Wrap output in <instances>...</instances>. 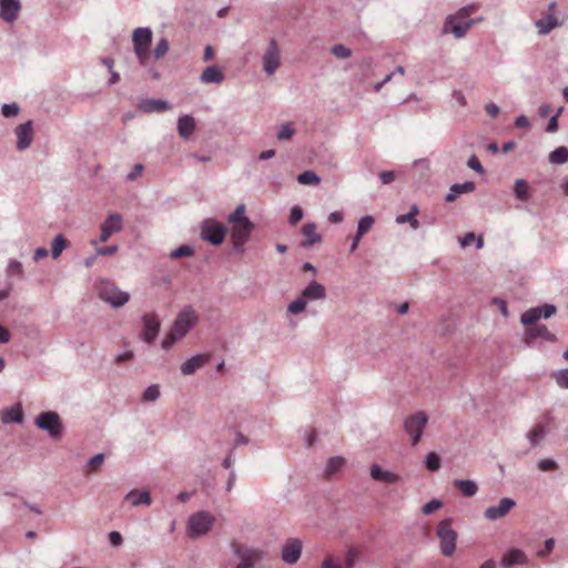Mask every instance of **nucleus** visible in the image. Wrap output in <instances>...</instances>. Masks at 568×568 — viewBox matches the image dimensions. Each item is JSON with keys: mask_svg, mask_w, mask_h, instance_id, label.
Segmentation results:
<instances>
[{"mask_svg": "<svg viewBox=\"0 0 568 568\" xmlns=\"http://www.w3.org/2000/svg\"><path fill=\"white\" fill-rule=\"evenodd\" d=\"M476 10L474 4L458 10L457 14L446 18L444 32L453 33L455 38L460 39L471 27L473 21L468 17Z\"/></svg>", "mask_w": 568, "mask_h": 568, "instance_id": "obj_4", "label": "nucleus"}, {"mask_svg": "<svg viewBox=\"0 0 568 568\" xmlns=\"http://www.w3.org/2000/svg\"><path fill=\"white\" fill-rule=\"evenodd\" d=\"M0 419H2L3 424H20L21 419H23L20 404L10 406L0 412Z\"/></svg>", "mask_w": 568, "mask_h": 568, "instance_id": "obj_20", "label": "nucleus"}, {"mask_svg": "<svg viewBox=\"0 0 568 568\" xmlns=\"http://www.w3.org/2000/svg\"><path fill=\"white\" fill-rule=\"evenodd\" d=\"M303 219V211H301L300 206H293L292 211H290V224L296 225Z\"/></svg>", "mask_w": 568, "mask_h": 568, "instance_id": "obj_53", "label": "nucleus"}, {"mask_svg": "<svg viewBox=\"0 0 568 568\" xmlns=\"http://www.w3.org/2000/svg\"><path fill=\"white\" fill-rule=\"evenodd\" d=\"M554 314H556V307L554 305H542V307L530 308L523 313L520 323L525 326H529L526 331L527 343L536 338H545L551 343L556 341V336L551 334L546 326L534 324L539 318H548Z\"/></svg>", "mask_w": 568, "mask_h": 568, "instance_id": "obj_1", "label": "nucleus"}, {"mask_svg": "<svg viewBox=\"0 0 568 568\" xmlns=\"http://www.w3.org/2000/svg\"><path fill=\"white\" fill-rule=\"evenodd\" d=\"M556 384L561 388H568V369H561L552 373Z\"/></svg>", "mask_w": 568, "mask_h": 568, "instance_id": "obj_41", "label": "nucleus"}, {"mask_svg": "<svg viewBox=\"0 0 568 568\" xmlns=\"http://www.w3.org/2000/svg\"><path fill=\"white\" fill-rule=\"evenodd\" d=\"M209 361V356L205 354H197L190 359L185 361L181 365V373L184 374V376H189L194 374L197 369L203 367L205 363Z\"/></svg>", "mask_w": 568, "mask_h": 568, "instance_id": "obj_19", "label": "nucleus"}, {"mask_svg": "<svg viewBox=\"0 0 568 568\" xmlns=\"http://www.w3.org/2000/svg\"><path fill=\"white\" fill-rule=\"evenodd\" d=\"M98 295L100 298L113 307H120L124 305L129 300L130 295L125 292L119 290L114 284L110 282H101L100 286H98Z\"/></svg>", "mask_w": 568, "mask_h": 568, "instance_id": "obj_7", "label": "nucleus"}, {"mask_svg": "<svg viewBox=\"0 0 568 568\" xmlns=\"http://www.w3.org/2000/svg\"><path fill=\"white\" fill-rule=\"evenodd\" d=\"M332 53H334L337 59L349 58V50L343 44H335L334 48H332Z\"/></svg>", "mask_w": 568, "mask_h": 568, "instance_id": "obj_48", "label": "nucleus"}, {"mask_svg": "<svg viewBox=\"0 0 568 568\" xmlns=\"http://www.w3.org/2000/svg\"><path fill=\"white\" fill-rule=\"evenodd\" d=\"M306 308V301L303 298H297L294 302L290 303L288 312L290 314H298L304 312Z\"/></svg>", "mask_w": 568, "mask_h": 568, "instance_id": "obj_44", "label": "nucleus"}, {"mask_svg": "<svg viewBox=\"0 0 568 568\" xmlns=\"http://www.w3.org/2000/svg\"><path fill=\"white\" fill-rule=\"evenodd\" d=\"M225 233H227L225 226L215 220H206L201 224V239L214 246L224 242Z\"/></svg>", "mask_w": 568, "mask_h": 568, "instance_id": "obj_8", "label": "nucleus"}, {"mask_svg": "<svg viewBox=\"0 0 568 568\" xmlns=\"http://www.w3.org/2000/svg\"><path fill=\"white\" fill-rule=\"evenodd\" d=\"M168 51V42L165 39H162L156 43L155 50H153V57H155V60H160L166 54Z\"/></svg>", "mask_w": 568, "mask_h": 568, "instance_id": "obj_46", "label": "nucleus"}, {"mask_svg": "<svg viewBox=\"0 0 568 568\" xmlns=\"http://www.w3.org/2000/svg\"><path fill=\"white\" fill-rule=\"evenodd\" d=\"M301 541L296 538H290L283 545L282 559L288 565L295 564L300 559Z\"/></svg>", "mask_w": 568, "mask_h": 568, "instance_id": "obj_17", "label": "nucleus"}, {"mask_svg": "<svg viewBox=\"0 0 568 568\" xmlns=\"http://www.w3.org/2000/svg\"><path fill=\"white\" fill-rule=\"evenodd\" d=\"M17 150L29 148L33 141L32 121H28L16 128Z\"/></svg>", "mask_w": 568, "mask_h": 568, "instance_id": "obj_16", "label": "nucleus"}, {"mask_svg": "<svg viewBox=\"0 0 568 568\" xmlns=\"http://www.w3.org/2000/svg\"><path fill=\"white\" fill-rule=\"evenodd\" d=\"M455 488L460 490L462 495L473 497L478 491V486L473 480H455Z\"/></svg>", "mask_w": 568, "mask_h": 568, "instance_id": "obj_31", "label": "nucleus"}, {"mask_svg": "<svg viewBox=\"0 0 568 568\" xmlns=\"http://www.w3.org/2000/svg\"><path fill=\"white\" fill-rule=\"evenodd\" d=\"M302 235L305 237L304 242H302V246L304 247L313 246L322 242V236L316 232L315 224L308 223L302 226Z\"/></svg>", "mask_w": 568, "mask_h": 568, "instance_id": "obj_26", "label": "nucleus"}, {"mask_svg": "<svg viewBox=\"0 0 568 568\" xmlns=\"http://www.w3.org/2000/svg\"><path fill=\"white\" fill-rule=\"evenodd\" d=\"M193 248L189 245H181L171 252V258H180L184 256H192Z\"/></svg>", "mask_w": 568, "mask_h": 568, "instance_id": "obj_43", "label": "nucleus"}, {"mask_svg": "<svg viewBox=\"0 0 568 568\" xmlns=\"http://www.w3.org/2000/svg\"><path fill=\"white\" fill-rule=\"evenodd\" d=\"M545 436V424L539 423L536 426H534L532 429H530L529 435H527V438H529L530 445L536 446L540 440H542Z\"/></svg>", "mask_w": 568, "mask_h": 568, "instance_id": "obj_36", "label": "nucleus"}, {"mask_svg": "<svg viewBox=\"0 0 568 568\" xmlns=\"http://www.w3.org/2000/svg\"><path fill=\"white\" fill-rule=\"evenodd\" d=\"M7 272H9L10 276H13V275L20 276L21 275L20 262H18V261L10 262L9 268H7Z\"/></svg>", "mask_w": 568, "mask_h": 568, "instance_id": "obj_57", "label": "nucleus"}, {"mask_svg": "<svg viewBox=\"0 0 568 568\" xmlns=\"http://www.w3.org/2000/svg\"><path fill=\"white\" fill-rule=\"evenodd\" d=\"M36 426L49 433L51 437H60V419L59 415L53 412H43L36 418Z\"/></svg>", "mask_w": 568, "mask_h": 568, "instance_id": "obj_12", "label": "nucleus"}, {"mask_svg": "<svg viewBox=\"0 0 568 568\" xmlns=\"http://www.w3.org/2000/svg\"><path fill=\"white\" fill-rule=\"evenodd\" d=\"M194 130L195 121L191 115H183L179 118L178 131L179 135H181L182 139H189L190 136H192Z\"/></svg>", "mask_w": 568, "mask_h": 568, "instance_id": "obj_27", "label": "nucleus"}, {"mask_svg": "<svg viewBox=\"0 0 568 568\" xmlns=\"http://www.w3.org/2000/svg\"><path fill=\"white\" fill-rule=\"evenodd\" d=\"M296 181H298L300 184L304 185L320 184V178L313 171H305L298 174V176H296Z\"/></svg>", "mask_w": 568, "mask_h": 568, "instance_id": "obj_37", "label": "nucleus"}, {"mask_svg": "<svg viewBox=\"0 0 568 568\" xmlns=\"http://www.w3.org/2000/svg\"><path fill=\"white\" fill-rule=\"evenodd\" d=\"M371 477H373V479L381 481L383 484H395L398 481L397 474L390 473L388 470H384L378 465L371 466Z\"/></svg>", "mask_w": 568, "mask_h": 568, "instance_id": "obj_21", "label": "nucleus"}, {"mask_svg": "<svg viewBox=\"0 0 568 568\" xmlns=\"http://www.w3.org/2000/svg\"><path fill=\"white\" fill-rule=\"evenodd\" d=\"M294 130L290 124H285L278 131V139L282 141L288 140L293 136Z\"/></svg>", "mask_w": 568, "mask_h": 568, "instance_id": "obj_54", "label": "nucleus"}, {"mask_svg": "<svg viewBox=\"0 0 568 568\" xmlns=\"http://www.w3.org/2000/svg\"><path fill=\"white\" fill-rule=\"evenodd\" d=\"M537 468L541 471H554L557 469V464L551 459H541V462L537 464Z\"/></svg>", "mask_w": 568, "mask_h": 568, "instance_id": "obj_50", "label": "nucleus"}, {"mask_svg": "<svg viewBox=\"0 0 568 568\" xmlns=\"http://www.w3.org/2000/svg\"><path fill=\"white\" fill-rule=\"evenodd\" d=\"M559 26L557 18L549 13L548 17L536 21L537 31L539 34H549L555 28Z\"/></svg>", "mask_w": 568, "mask_h": 568, "instance_id": "obj_29", "label": "nucleus"}, {"mask_svg": "<svg viewBox=\"0 0 568 568\" xmlns=\"http://www.w3.org/2000/svg\"><path fill=\"white\" fill-rule=\"evenodd\" d=\"M65 246H67L65 239L62 236V234H58V236H55L54 240H52V250H51L52 258H58L60 256V254L62 253V251L65 248Z\"/></svg>", "mask_w": 568, "mask_h": 568, "instance_id": "obj_39", "label": "nucleus"}, {"mask_svg": "<svg viewBox=\"0 0 568 568\" xmlns=\"http://www.w3.org/2000/svg\"><path fill=\"white\" fill-rule=\"evenodd\" d=\"M17 114H18V105L16 103L2 105L3 118H12V116H16Z\"/></svg>", "mask_w": 568, "mask_h": 568, "instance_id": "obj_52", "label": "nucleus"}, {"mask_svg": "<svg viewBox=\"0 0 568 568\" xmlns=\"http://www.w3.org/2000/svg\"><path fill=\"white\" fill-rule=\"evenodd\" d=\"M552 549H554V539L549 538L546 540V542H544V549L537 551V557H545V556L549 555L552 551Z\"/></svg>", "mask_w": 568, "mask_h": 568, "instance_id": "obj_55", "label": "nucleus"}, {"mask_svg": "<svg viewBox=\"0 0 568 568\" xmlns=\"http://www.w3.org/2000/svg\"><path fill=\"white\" fill-rule=\"evenodd\" d=\"M358 558V550L355 548L348 549L347 554H345V568H353L355 565V560Z\"/></svg>", "mask_w": 568, "mask_h": 568, "instance_id": "obj_49", "label": "nucleus"}, {"mask_svg": "<svg viewBox=\"0 0 568 568\" xmlns=\"http://www.w3.org/2000/svg\"><path fill=\"white\" fill-rule=\"evenodd\" d=\"M143 172V165L142 164H136L135 166H133V170L132 172H130L129 176V180H136V178H139L141 175V173Z\"/></svg>", "mask_w": 568, "mask_h": 568, "instance_id": "obj_62", "label": "nucleus"}, {"mask_svg": "<svg viewBox=\"0 0 568 568\" xmlns=\"http://www.w3.org/2000/svg\"><path fill=\"white\" fill-rule=\"evenodd\" d=\"M419 213V210L416 205L412 206V211H409L408 214L397 215L396 223L399 225L403 224H409L413 230L419 229V222L416 220L417 214Z\"/></svg>", "mask_w": 568, "mask_h": 568, "instance_id": "obj_30", "label": "nucleus"}, {"mask_svg": "<svg viewBox=\"0 0 568 568\" xmlns=\"http://www.w3.org/2000/svg\"><path fill=\"white\" fill-rule=\"evenodd\" d=\"M142 339L146 344H152L160 332V320L154 313H146L143 315Z\"/></svg>", "mask_w": 568, "mask_h": 568, "instance_id": "obj_14", "label": "nucleus"}, {"mask_svg": "<svg viewBox=\"0 0 568 568\" xmlns=\"http://www.w3.org/2000/svg\"><path fill=\"white\" fill-rule=\"evenodd\" d=\"M121 229H123V220H121V215L118 213H111L108 215V219L104 220L103 224H101L100 242H108L109 237L120 232Z\"/></svg>", "mask_w": 568, "mask_h": 568, "instance_id": "obj_15", "label": "nucleus"}, {"mask_svg": "<svg viewBox=\"0 0 568 568\" xmlns=\"http://www.w3.org/2000/svg\"><path fill=\"white\" fill-rule=\"evenodd\" d=\"M160 396V389L156 385H151L143 392V400L154 402Z\"/></svg>", "mask_w": 568, "mask_h": 568, "instance_id": "obj_45", "label": "nucleus"}, {"mask_svg": "<svg viewBox=\"0 0 568 568\" xmlns=\"http://www.w3.org/2000/svg\"><path fill=\"white\" fill-rule=\"evenodd\" d=\"M281 65V55H280V47L277 45L276 40H272L264 50L263 54V70L268 75H273L274 72Z\"/></svg>", "mask_w": 568, "mask_h": 568, "instance_id": "obj_11", "label": "nucleus"}, {"mask_svg": "<svg viewBox=\"0 0 568 568\" xmlns=\"http://www.w3.org/2000/svg\"><path fill=\"white\" fill-rule=\"evenodd\" d=\"M20 12V2L17 0H0V18L12 23Z\"/></svg>", "mask_w": 568, "mask_h": 568, "instance_id": "obj_18", "label": "nucleus"}, {"mask_svg": "<svg viewBox=\"0 0 568 568\" xmlns=\"http://www.w3.org/2000/svg\"><path fill=\"white\" fill-rule=\"evenodd\" d=\"M514 193H516V196L520 201H527L528 200V185L527 182L519 179L514 183Z\"/></svg>", "mask_w": 568, "mask_h": 568, "instance_id": "obj_40", "label": "nucleus"}, {"mask_svg": "<svg viewBox=\"0 0 568 568\" xmlns=\"http://www.w3.org/2000/svg\"><path fill=\"white\" fill-rule=\"evenodd\" d=\"M439 467V457L436 453H428V455H426V468L430 471H437Z\"/></svg>", "mask_w": 568, "mask_h": 568, "instance_id": "obj_42", "label": "nucleus"}, {"mask_svg": "<svg viewBox=\"0 0 568 568\" xmlns=\"http://www.w3.org/2000/svg\"><path fill=\"white\" fill-rule=\"evenodd\" d=\"M373 226L374 217H372L371 215H366L359 220V224H357V232H355V235L364 236L366 233L371 231Z\"/></svg>", "mask_w": 568, "mask_h": 568, "instance_id": "obj_38", "label": "nucleus"}, {"mask_svg": "<svg viewBox=\"0 0 568 568\" xmlns=\"http://www.w3.org/2000/svg\"><path fill=\"white\" fill-rule=\"evenodd\" d=\"M133 49L140 64L145 65L150 58L151 31L148 28H138L132 36Z\"/></svg>", "mask_w": 568, "mask_h": 568, "instance_id": "obj_6", "label": "nucleus"}, {"mask_svg": "<svg viewBox=\"0 0 568 568\" xmlns=\"http://www.w3.org/2000/svg\"><path fill=\"white\" fill-rule=\"evenodd\" d=\"M124 499H126V501L132 506L150 505L151 503L150 494L146 491H130Z\"/></svg>", "mask_w": 568, "mask_h": 568, "instance_id": "obj_32", "label": "nucleus"}, {"mask_svg": "<svg viewBox=\"0 0 568 568\" xmlns=\"http://www.w3.org/2000/svg\"><path fill=\"white\" fill-rule=\"evenodd\" d=\"M222 81H224V73L216 65H210L201 73V82L204 84L222 83Z\"/></svg>", "mask_w": 568, "mask_h": 568, "instance_id": "obj_22", "label": "nucleus"}, {"mask_svg": "<svg viewBox=\"0 0 568 568\" xmlns=\"http://www.w3.org/2000/svg\"><path fill=\"white\" fill-rule=\"evenodd\" d=\"M436 536L439 539V550L442 555L450 557L455 554L456 549V531L452 528V521L444 519L439 521L438 528H436Z\"/></svg>", "mask_w": 568, "mask_h": 568, "instance_id": "obj_5", "label": "nucleus"}, {"mask_svg": "<svg viewBox=\"0 0 568 568\" xmlns=\"http://www.w3.org/2000/svg\"><path fill=\"white\" fill-rule=\"evenodd\" d=\"M427 424V416L424 412H417L414 415L404 419V432L412 437V445L416 446L419 443L420 435Z\"/></svg>", "mask_w": 568, "mask_h": 568, "instance_id": "obj_9", "label": "nucleus"}, {"mask_svg": "<svg viewBox=\"0 0 568 568\" xmlns=\"http://www.w3.org/2000/svg\"><path fill=\"white\" fill-rule=\"evenodd\" d=\"M102 463H104V455L98 454L91 457L90 463H88V469H90V473H94L101 467Z\"/></svg>", "mask_w": 568, "mask_h": 568, "instance_id": "obj_47", "label": "nucleus"}, {"mask_svg": "<svg viewBox=\"0 0 568 568\" xmlns=\"http://www.w3.org/2000/svg\"><path fill=\"white\" fill-rule=\"evenodd\" d=\"M214 523V518L209 515L206 511L195 513V515L189 518V536L197 537L205 535L212 524Z\"/></svg>", "mask_w": 568, "mask_h": 568, "instance_id": "obj_10", "label": "nucleus"}, {"mask_svg": "<svg viewBox=\"0 0 568 568\" xmlns=\"http://www.w3.org/2000/svg\"><path fill=\"white\" fill-rule=\"evenodd\" d=\"M298 298H304L305 301H317L325 298V288L322 284L313 282L306 286L304 292H302V296Z\"/></svg>", "mask_w": 568, "mask_h": 568, "instance_id": "obj_24", "label": "nucleus"}, {"mask_svg": "<svg viewBox=\"0 0 568 568\" xmlns=\"http://www.w3.org/2000/svg\"><path fill=\"white\" fill-rule=\"evenodd\" d=\"M394 172L393 171H383L379 174V180L383 184H389L394 182Z\"/></svg>", "mask_w": 568, "mask_h": 568, "instance_id": "obj_60", "label": "nucleus"}, {"mask_svg": "<svg viewBox=\"0 0 568 568\" xmlns=\"http://www.w3.org/2000/svg\"><path fill=\"white\" fill-rule=\"evenodd\" d=\"M485 112H487L490 118H495L500 112V109L495 103H488L485 105Z\"/></svg>", "mask_w": 568, "mask_h": 568, "instance_id": "obj_61", "label": "nucleus"}, {"mask_svg": "<svg viewBox=\"0 0 568 568\" xmlns=\"http://www.w3.org/2000/svg\"><path fill=\"white\" fill-rule=\"evenodd\" d=\"M475 190V183L468 181L463 184H454L450 187V193L446 194L445 201L452 203L456 200L457 196L470 193Z\"/></svg>", "mask_w": 568, "mask_h": 568, "instance_id": "obj_28", "label": "nucleus"}, {"mask_svg": "<svg viewBox=\"0 0 568 568\" xmlns=\"http://www.w3.org/2000/svg\"><path fill=\"white\" fill-rule=\"evenodd\" d=\"M438 508H440V501L438 499H432L430 501L426 503L425 506H423L422 511L425 515H430Z\"/></svg>", "mask_w": 568, "mask_h": 568, "instance_id": "obj_51", "label": "nucleus"}, {"mask_svg": "<svg viewBox=\"0 0 568 568\" xmlns=\"http://www.w3.org/2000/svg\"><path fill=\"white\" fill-rule=\"evenodd\" d=\"M116 251H118L116 245H110L106 247L97 248V254L100 256H110V255H113Z\"/></svg>", "mask_w": 568, "mask_h": 568, "instance_id": "obj_58", "label": "nucleus"}, {"mask_svg": "<svg viewBox=\"0 0 568 568\" xmlns=\"http://www.w3.org/2000/svg\"><path fill=\"white\" fill-rule=\"evenodd\" d=\"M199 321V315L191 305L185 306L179 312L175 317L174 325H172L171 332L166 333L164 341H162V348L165 351L172 348L173 345L182 339L190 329Z\"/></svg>", "mask_w": 568, "mask_h": 568, "instance_id": "obj_2", "label": "nucleus"}, {"mask_svg": "<svg viewBox=\"0 0 568 568\" xmlns=\"http://www.w3.org/2000/svg\"><path fill=\"white\" fill-rule=\"evenodd\" d=\"M568 161V151L564 146H559L549 154V162L556 165H564Z\"/></svg>", "mask_w": 568, "mask_h": 568, "instance_id": "obj_34", "label": "nucleus"}, {"mask_svg": "<svg viewBox=\"0 0 568 568\" xmlns=\"http://www.w3.org/2000/svg\"><path fill=\"white\" fill-rule=\"evenodd\" d=\"M322 568H342V565L337 564L332 557H327L322 561Z\"/></svg>", "mask_w": 568, "mask_h": 568, "instance_id": "obj_63", "label": "nucleus"}, {"mask_svg": "<svg viewBox=\"0 0 568 568\" xmlns=\"http://www.w3.org/2000/svg\"><path fill=\"white\" fill-rule=\"evenodd\" d=\"M123 541V538H121V535L116 531L110 532V542L113 546H120Z\"/></svg>", "mask_w": 568, "mask_h": 568, "instance_id": "obj_64", "label": "nucleus"}, {"mask_svg": "<svg viewBox=\"0 0 568 568\" xmlns=\"http://www.w3.org/2000/svg\"><path fill=\"white\" fill-rule=\"evenodd\" d=\"M525 562H527V557L524 551L519 549H511L507 551V554L503 556V560H500V564H503L504 567L525 565Z\"/></svg>", "mask_w": 568, "mask_h": 568, "instance_id": "obj_23", "label": "nucleus"}, {"mask_svg": "<svg viewBox=\"0 0 568 568\" xmlns=\"http://www.w3.org/2000/svg\"><path fill=\"white\" fill-rule=\"evenodd\" d=\"M261 558V552L254 549H250L243 554V560L236 568H252L255 561Z\"/></svg>", "mask_w": 568, "mask_h": 568, "instance_id": "obj_35", "label": "nucleus"}, {"mask_svg": "<svg viewBox=\"0 0 568 568\" xmlns=\"http://www.w3.org/2000/svg\"><path fill=\"white\" fill-rule=\"evenodd\" d=\"M562 112V108H559L558 113H556L551 119H549L548 126H546V132L554 133L557 130V119L559 118L560 113Z\"/></svg>", "mask_w": 568, "mask_h": 568, "instance_id": "obj_56", "label": "nucleus"}, {"mask_svg": "<svg viewBox=\"0 0 568 568\" xmlns=\"http://www.w3.org/2000/svg\"><path fill=\"white\" fill-rule=\"evenodd\" d=\"M227 223L231 225V241L234 250L241 252L254 230V224L245 216L244 204L237 205L236 210L227 216Z\"/></svg>", "mask_w": 568, "mask_h": 568, "instance_id": "obj_3", "label": "nucleus"}, {"mask_svg": "<svg viewBox=\"0 0 568 568\" xmlns=\"http://www.w3.org/2000/svg\"><path fill=\"white\" fill-rule=\"evenodd\" d=\"M345 465L343 457H331L325 465V477L329 478L335 475Z\"/></svg>", "mask_w": 568, "mask_h": 568, "instance_id": "obj_33", "label": "nucleus"}, {"mask_svg": "<svg viewBox=\"0 0 568 568\" xmlns=\"http://www.w3.org/2000/svg\"><path fill=\"white\" fill-rule=\"evenodd\" d=\"M467 165L468 168L477 171V173H483V166L479 163L478 158L475 155H471L470 159H468Z\"/></svg>", "mask_w": 568, "mask_h": 568, "instance_id": "obj_59", "label": "nucleus"}, {"mask_svg": "<svg viewBox=\"0 0 568 568\" xmlns=\"http://www.w3.org/2000/svg\"><path fill=\"white\" fill-rule=\"evenodd\" d=\"M515 507L514 499L509 497H504L500 499L499 504L497 506H491L487 509H485L484 517L485 519L489 521H496L500 520L504 517L507 516V514L510 513L511 509Z\"/></svg>", "mask_w": 568, "mask_h": 568, "instance_id": "obj_13", "label": "nucleus"}, {"mask_svg": "<svg viewBox=\"0 0 568 568\" xmlns=\"http://www.w3.org/2000/svg\"><path fill=\"white\" fill-rule=\"evenodd\" d=\"M139 108L145 113H162L170 109L165 101L152 99L142 100Z\"/></svg>", "mask_w": 568, "mask_h": 568, "instance_id": "obj_25", "label": "nucleus"}]
</instances>
